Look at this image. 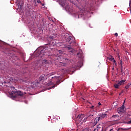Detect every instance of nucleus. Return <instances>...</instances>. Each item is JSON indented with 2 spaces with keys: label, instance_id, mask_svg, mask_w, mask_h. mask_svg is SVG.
I'll return each instance as SVG.
<instances>
[{
  "label": "nucleus",
  "instance_id": "nucleus-1",
  "mask_svg": "<svg viewBox=\"0 0 131 131\" xmlns=\"http://www.w3.org/2000/svg\"><path fill=\"white\" fill-rule=\"evenodd\" d=\"M62 38L66 39L68 42L70 44L67 47L68 50H72L73 47L75 46V39L73 38L72 36H69V34L64 33L62 34Z\"/></svg>",
  "mask_w": 131,
  "mask_h": 131
},
{
  "label": "nucleus",
  "instance_id": "nucleus-2",
  "mask_svg": "<svg viewBox=\"0 0 131 131\" xmlns=\"http://www.w3.org/2000/svg\"><path fill=\"white\" fill-rule=\"evenodd\" d=\"M47 53H48V48L41 47L37 50L36 55L40 58H42L43 56H48V54H46Z\"/></svg>",
  "mask_w": 131,
  "mask_h": 131
},
{
  "label": "nucleus",
  "instance_id": "nucleus-3",
  "mask_svg": "<svg viewBox=\"0 0 131 131\" xmlns=\"http://www.w3.org/2000/svg\"><path fill=\"white\" fill-rule=\"evenodd\" d=\"M54 74H55V73L52 72L50 74H48V75L46 76L45 75H42V76H40V77H39V80L40 81H42L43 80H46V79H47V77H49L50 78H52V79H53V78H57V76H53L51 77L52 76L54 75Z\"/></svg>",
  "mask_w": 131,
  "mask_h": 131
},
{
  "label": "nucleus",
  "instance_id": "nucleus-4",
  "mask_svg": "<svg viewBox=\"0 0 131 131\" xmlns=\"http://www.w3.org/2000/svg\"><path fill=\"white\" fill-rule=\"evenodd\" d=\"M77 57L78 58H80V59H81L80 61H79L78 63L76 65V67H78L79 68H80L82 66V59L83 58L82 56V51H80L77 54Z\"/></svg>",
  "mask_w": 131,
  "mask_h": 131
},
{
  "label": "nucleus",
  "instance_id": "nucleus-5",
  "mask_svg": "<svg viewBox=\"0 0 131 131\" xmlns=\"http://www.w3.org/2000/svg\"><path fill=\"white\" fill-rule=\"evenodd\" d=\"M12 94L13 95H14V94L15 95L13 96V98H17V96H19L20 97H23V96L24 95H25V94H26V93H23L20 91H16L15 92L13 91L12 92Z\"/></svg>",
  "mask_w": 131,
  "mask_h": 131
},
{
  "label": "nucleus",
  "instance_id": "nucleus-6",
  "mask_svg": "<svg viewBox=\"0 0 131 131\" xmlns=\"http://www.w3.org/2000/svg\"><path fill=\"white\" fill-rule=\"evenodd\" d=\"M83 118H84V115L81 114V115H78L76 119V123L77 124V122H81V120H82Z\"/></svg>",
  "mask_w": 131,
  "mask_h": 131
},
{
  "label": "nucleus",
  "instance_id": "nucleus-7",
  "mask_svg": "<svg viewBox=\"0 0 131 131\" xmlns=\"http://www.w3.org/2000/svg\"><path fill=\"white\" fill-rule=\"evenodd\" d=\"M9 80L11 82H17V81H18V79H16V78L10 77L9 78Z\"/></svg>",
  "mask_w": 131,
  "mask_h": 131
},
{
  "label": "nucleus",
  "instance_id": "nucleus-8",
  "mask_svg": "<svg viewBox=\"0 0 131 131\" xmlns=\"http://www.w3.org/2000/svg\"><path fill=\"white\" fill-rule=\"evenodd\" d=\"M117 111L119 114H121V113H124V110L120 107L117 108Z\"/></svg>",
  "mask_w": 131,
  "mask_h": 131
},
{
  "label": "nucleus",
  "instance_id": "nucleus-9",
  "mask_svg": "<svg viewBox=\"0 0 131 131\" xmlns=\"http://www.w3.org/2000/svg\"><path fill=\"white\" fill-rule=\"evenodd\" d=\"M128 129H130V128H119L117 131H125V130H128Z\"/></svg>",
  "mask_w": 131,
  "mask_h": 131
},
{
  "label": "nucleus",
  "instance_id": "nucleus-10",
  "mask_svg": "<svg viewBox=\"0 0 131 131\" xmlns=\"http://www.w3.org/2000/svg\"><path fill=\"white\" fill-rule=\"evenodd\" d=\"M66 11H68V12H72V10H71V8H70V6H69V5H67L66 6Z\"/></svg>",
  "mask_w": 131,
  "mask_h": 131
},
{
  "label": "nucleus",
  "instance_id": "nucleus-11",
  "mask_svg": "<svg viewBox=\"0 0 131 131\" xmlns=\"http://www.w3.org/2000/svg\"><path fill=\"white\" fill-rule=\"evenodd\" d=\"M52 57H54V60L55 61L59 59V55L58 54H52Z\"/></svg>",
  "mask_w": 131,
  "mask_h": 131
},
{
  "label": "nucleus",
  "instance_id": "nucleus-12",
  "mask_svg": "<svg viewBox=\"0 0 131 131\" xmlns=\"http://www.w3.org/2000/svg\"><path fill=\"white\" fill-rule=\"evenodd\" d=\"M119 86H120V85L119 83H115L114 85V88H115V89H119Z\"/></svg>",
  "mask_w": 131,
  "mask_h": 131
},
{
  "label": "nucleus",
  "instance_id": "nucleus-13",
  "mask_svg": "<svg viewBox=\"0 0 131 131\" xmlns=\"http://www.w3.org/2000/svg\"><path fill=\"white\" fill-rule=\"evenodd\" d=\"M124 82H125V80H122L120 81H119L118 83L120 85V86L122 85L123 84H124Z\"/></svg>",
  "mask_w": 131,
  "mask_h": 131
},
{
  "label": "nucleus",
  "instance_id": "nucleus-14",
  "mask_svg": "<svg viewBox=\"0 0 131 131\" xmlns=\"http://www.w3.org/2000/svg\"><path fill=\"white\" fill-rule=\"evenodd\" d=\"M112 118L115 119H119V115H114L112 116Z\"/></svg>",
  "mask_w": 131,
  "mask_h": 131
},
{
  "label": "nucleus",
  "instance_id": "nucleus-15",
  "mask_svg": "<svg viewBox=\"0 0 131 131\" xmlns=\"http://www.w3.org/2000/svg\"><path fill=\"white\" fill-rule=\"evenodd\" d=\"M65 0H61L60 1V4L62 6V7H64V6H65Z\"/></svg>",
  "mask_w": 131,
  "mask_h": 131
},
{
  "label": "nucleus",
  "instance_id": "nucleus-16",
  "mask_svg": "<svg viewBox=\"0 0 131 131\" xmlns=\"http://www.w3.org/2000/svg\"><path fill=\"white\" fill-rule=\"evenodd\" d=\"M99 116L101 118H105V117H106V116H107V114H100L99 115Z\"/></svg>",
  "mask_w": 131,
  "mask_h": 131
},
{
  "label": "nucleus",
  "instance_id": "nucleus-17",
  "mask_svg": "<svg viewBox=\"0 0 131 131\" xmlns=\"http://www.w3.org/2000/svg\"><path fill=\"white\" fill-rule=\"evenodd\" d=\"M98 122H99V121L98 120H97V119L96 118L94 120V125H97V124H98Z\"/></svg>",
  "mask_w": 131,
  "mask_h": 131
},
{
  "label": "nucleus",
  "instance_id": "nucleus-18",
  "mask_svg": "<svg viewBox=\"0 0 131 131\" xmlns=\"http://www.w3.org/2000/svg\"><path fill=\"white\" fill-rule=\"evenodd\" d=\"M64 60L67 63H69V62H70V59L69 58H63V60Z\"/></svg>",
  "mask_w": 131,
  "mask_h": 131
},
{
  "label": "nucleus",
  "instance_id": "nucleus-19",
  "mask_svg": "<svg viewBox=\"0 0 131 131\" xmlns=\"http://www.w3.org/2000/svg\"><path fill=\"white\" fill-rule=\"evenodd\" d=\"M131 85V83H128L126 86H125V89H129V86Z\"/></svg>",
  "mask_w": 131,
  "mask_h": 131
},
{
  "label": "nucleus",
  "instance_id": "nucleus-20",
  "mask_svg": "<svg viewBox=\"0 0 131 131\" xmlns=\"http://www.w3.org/2000/svg\"><path fill=\"white\" fill-rule=\"evenodd\" d=\"M96 119H97L98 121H100V120H101V119H102V118H101L100 116L97 117H96Z\"/></svg>",
  "mask_w": 131,
  "mask_h": 131
},
{
  "label": "nucleus",
  "instance_id": "nucleus-21",
  "mask_svg": "<svg viewBox=\"0 0 131 131\" xmlns=\"http://www.w3.org/2000/svg\"><path fill=\"white\" fill-rule=\"evenodd\" d=\"M110 61H113V60H114V58L113 57L111 56V57L110 58Z\"/></svg>",
  "mask_w": 131,
  "mask_h": 131
},
{
  "label": "nucleus",
  "instance_id": "nucleus-22",
  "mask_svg": "<svg viewBox=\"0 0 131 131\" xmlns=\"http://www.w3.org/2000/svg\"><path fill=\"white\" fill-rule=\"evenodd\" d=\"M90 128L86 127L85 128L84 131H90Z\"/></svg>",
  "mask_w": 131,
  "mask_h": 131
},
{
  "label": "nucleus",
  "instance_id": "nucleus-23",
  "mask_svg": "<svg viewBox=\"0 0 131 131\" xmlns=\"http://www.w3.org/2000/svg\"><path fill=\"white\" fill-rule=\"evenodd\" d=\"M120 108H121V109H123V110H124V105L123 104Z\"/></svg>",
  "mask_w": 131,
  "mask_h": 131
},
{
  "label": "nucleus",
  "instance_id": "nucleus-24",
  "mask_svg": "<svg viewBox=\"0 0 131 131\" xmlns=\"http://www.w3.org/2000/svg\"><path fill=\"white\" fill-rule=\"evenodd\" d=\"M87 119H88V118H84V119L83 120V122H86Z\"/></svg>",
  "mask_w": 131,
  "mask_h": 131
},
{
  "label": "nucleus",
  "instance_id": "nucleus-25",
  "mask_svg": "<svg viewBox=\"0 0 131 131\" xmlns=\"http://www.w3.org/2000/svg\"><path fill=\"white\" fill-rule=\"evenodd\" d=\"M37 3L38 4H41V2L40 1V0H37Z\"/></svg>",
  "mask_w": 131,
  "mask_h": 131
},
{
  "label": "nucleus",
  "instance_id": "nucleus-26",
  "mask_svg": "<svg viewBox=\"0 0 131 131\" xmlns=\"http://www.w3.org/2000/svg\"><path fill=\"white\" fill-rule=\"evenodd\" d=\"M101 106H102V104H101V102L98 103V107H100Z\"/></svg>",
  "mask_w": 131,
  "mask_h": 131
},
{
  "label": "nucleus",
  "instance_id": "nucleus-27",
  "mask_svg": "<svg viewBox=\"0 0 131 131\" xmlns=\"http://www.w3.org/2000/svg\"><path fill=\"white\" fill-rule=\"evenodd\" d=\"M55 86H57V85H54L50 87V89H53L54 88H55Z\"/></svg>",
  "mask_w": 131,
  "mask_h": 131
},
{
  "label": "nucleus",
  "instance_id": "nucleus-28",
  "mask_svg": "<svg viewBox=\"0 0 131 131\" xmlns=\"http://www.w3.org/2000/svg\"><path fill=\"white\" fill-rule=\"evenodd\" d=\"M97 128H101V125L99 124L97 126Z\"/></svg>",
  "mask_w": 131,
  "mask_h": 131
},
{
  "label": "nucleus",
  "instance_id": "nucleus-29",
  "mask_svg": "<svg viewBox=\"0 0 131 131\" xmlns=\"http://www.w3.org/2000/svg\"><path fill=\"white\" fill-rule=\"evenodd\" d=\"M128 124H131V120L127 122Z\"/></svg>",
  "mask_w": 131,
  "mask_h": 131
},
{
  "label": "nucleus",
  "instance_id": "nucleus-30",
  "mask_svg": "<svg viewBox=\"0 0 131 131\" xmlns=\"http://www.w3.org/2000/svg\"><path fill=\"white\" fill-rule=\"evenodd\" d=\"M129 6L130 7V8H131V0H129Z\"/></svg>",
  "mask_w": 131,
  "mask_h": 131
},
{
  "label": "nucleus",
  "instance_id": "nucleus-31",
  "mask_svg": "<svg viewBox=\"0 0 131 131\" xmlns=\"http://www.w3.org/2000/svg\"><path fill=\"white\" fill-rule=\"evenodd\" d=\"M121 68H122V61L120 62Z\"/></svg>",
  "mask_w": 131,
  "mask_h": 131
},
{
  "label": "nucleus",
  "instance_id": "nucleus-32",
  "mask_svg": "<svg viewBox=\"0 0 131 131\" xmlns=\"http://www.w3.org/2000/svg\"><path fill=\"white\" fill-rule=\"evenodd\" d=\"M66 65V63H61V66H65Z\"/></svg>",
  "mask_w": 131,
  "mask_h": 131
},
{
  "label": "nucleus",
  "instance_id": "nucleus-33",
  "mask_svg": "<svg viewBox=\"0 0 131 131\" xmlns=\"http://www.w3.org/2000/svg\"><path fill=\"white\" fill-rule=\"evenodd\" d=\"M94 108H95V106L94 105L91 107V109H94Z\"/></svg>",
  "mask_w": 131,
  "mask_h": 131
},
{
  "label": "nucleus",
  "instance_id": "nucleus-34",
  "mask_svg": "<svg viewBox=\"0 0 131 131\" xmlns=\"http://www.w3.org/2000/svg\"><path fill=\"white\" fill-rule=\"evenodd\" d=\"M115 36H118V34L117 33H116L115 34Z\"/></svg>",
  "mask_w": 131,
  "mask_h": 131
},
{
  "label": "nucleus",
  "instance_id": "nucleus-35",
  "mask_svg": "<svg viewBox=\"0 0 131 131\" xmlns=\"http://www.w3.org/2000/svg\"><path fill=\"white\" fill-rule=\"evenodd\" d=\"M11 89H13V90H15V87H14V86H12Z\"/></svg>",
  "mask_w": 131,
  "mask_h": 131
},
{
  "label": "nucleus",
  "instance_id": "nucleus-36",
  "mask_svg": "<svg viewBox=\"0 0 131 131\" xmlns=\"http://www.w3.org/2000/svg\"><path fill=\"white\" fill-rule=\"evenodd\" d=\"M113 62H114V63H116V60H115V59H114Z\"/></svg>",
  "mask_w": 131,
  "mask_h": 131
},
{
  "label": "nucleus",
  "instance_id": "nucleus-37",
  "mask_svg": "<svg viewBox=\"0 0 131 131\" xmlns=\"http://www.w3.org/2000/svg\"><path fill=\"white\" fill-rule=\"evenodd\" d=\"M115 66H117V63L116 62H115Z\"/></svg>",
  "mask_w": 131,
  "mask_h": 131
},
{
  "label": "nucleus",
  "instance_id": "nucleus-38",
  "mask_svg": "<svg viewBox=\"0 0 131 131\" xmlns=\"http://www.w3.org/2000/svg\"><path fill=\"white\" fill-rule=\"evenodd\" d=\"M90 116H93V115H90V116H88V117H90Z\"/></svg>",
  "mask_w": 131,
  "mask_h": 131
},
{
  "label": "nucleus",
  "instance_id": "nucleus-39",
  "mask_svg": "<svg viewBox=\"0 0 131 131\" xmlns=\"http://www.w3.org/2000/svg\"><path fill=\"white\" fill-rule=\"evenodd\" d=\"M96 130H97V128L94 129L93 131H96Z\"/></svg>",
  "mask_w": 131,
  "mask_h": 131
},
{
  "label": "nucleus",
  "instance_id": "nucleus-40",
  "mask_svg": "<svg viewBox=\"0 0 131 131\" xmlns=\"http://www.w3.org/2000/svg\"><path fill=\"white\" fill-rule=\"evenodd\" d=\"M110 131H113V129H111Z\"/></svg>",
  "mask_w": 131,
  "mask_h": 131
},
{
  "label": "nucleus",
  "instance_id": "nucleus-41",
  "mask_svg": "<svg viewBox=\"0 0 131 131\" xmlns=\"http://www.w3.org/2000/svg\"><path fill=\"white\" fill-rule=\"evenodd\" d=\"M112 70H114V67H113Z\"/></svg>",
  "mask_w": 131,
  "mask_h": 131
},
{
  "label": "nucleus",
  "instance_id": "nucleus-42",
  "mask_svg": "<svg viewBox=\"0 0 131 131\" xmlns=\"http://www.w3.org/2000/svg\"><path fill=\"white\" fill-rule=\"evenodd\" d=\"M1 48H3V47H2V46H0V49H1Z\"/></svg>",
  "mask_w": 131,
  "mask_h": 131
},
{
  "label": "nucleus",
  "instance_id": "nucleus-43",
  "mask_svg": "<svg viewBox=\"0 0 131 131\" xmlns=\"http://www.w3.org/2000/svg\"><path fill=\"white\" fill-rule=\"evenodd\" d=\"M125 102V100H124V102H123V104H124V103Z\"/></svg>",
  "mask_w": 131,
  "mask_h": 131
},
{
  "label": "nucleus",
  "instance_id": "nucleus-44",
  "mask_svg": "<svg viewBox=\"0 0 131 131\" xmlns=\"http://www.w3.org/2000/svg\"><path fill=\"white\" fill-rule=\"evenodd\" d=\"M101 131H103V128H102V129H101Z\"/></svg>",
  "mask_w": 131,
  "mask_h": 131
},
{
  "label": "nucleus",
  "instance_id": "nucleus-45",
  "mask_svg": "<svg viewBox=\"0 0 131 131\" xmlns=\"http://www.w3.org/2000/svg\"><path fill=\"white\" fill-rule=\"evenodd\" d=\"M98 130H99V129H98L97 131H98Z\"/></svg>",
  "mask_w": 131,
  "mask_h": 131
},
{
  "label": "nucleus",
  "instance_id": "nucleus-46",
  "mask_svg": "<svg viewBox=\"0 0 131 131\" xmlns=\"http://www.w3.org/2000/svg\"><path fill=\"white\" fill-rule=\"evenodd\" d=\"M119 95H121V93H120V94Z\"/></svg>",
  "mask_w": 131,
  "mask_h": 131
}]
</instances>
